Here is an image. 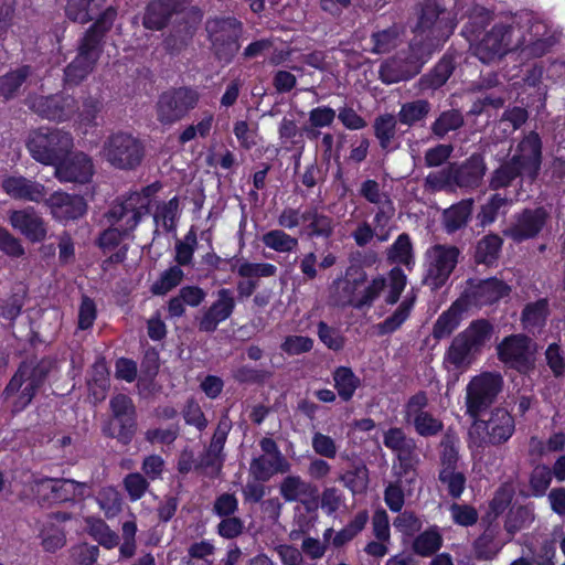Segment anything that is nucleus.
<instances>
[{"label": "nucleus", "mask_w": 565, "mask_h": 565, "mask_svg": "<svg viewBox=\"0 0 565 565\" xmlns=\"http://www.w3.org/2000/svg\"><path fill=\"white\" fill-rule=\"evenodd\" d=\"M193 0H149L141 15L142 26L150 32H161L171 26L162 45L170 55H178L193 41L203 19Z\"/></svg>", "instance_id": "1"}, {"label": "nucleus", "mask_w": 565, "mask_h": 565, "mask_svg": "<svg viewBox=\"0 0 565 565\" xmlns=\"http://www.w3.org/2000/svg\"><path fill=\"white\" fill-rule=\"evenodd\" d=\"M532 10L521 9L502 13L475 47L476 56L484 64L501 60L524 44V29L532 21Z\"/></svg>", "instance_id": "2"}, {"label": "nucleus", "mask_w": 565, "mask_h": 565, "mask_svg": "<svg viewBox=\"0 0 565 565\" xmlns=\"http://www.w3.org/2000/svg\"><path fill=\"white\" fill-rule=\"evenodd\" d=\"M116 18L117 9L108 6L84 32L78 40L76 56L64 68L66 86L79 85L94 71L104 52L106 35L113 29Z\"/></svg>", "instance_id": "3"}, {"label": "nucleus", "mask_w": 565, "mask_h": 565, "mask_svg": "<svg viewBox=\"0 0 565 565\" xmlns=\"http://www.w3.org/2000/svg\"><path fill=\"white\" fill-rule=\"evenodd\" d=\"M55 365L50 356L22 360L4 386L1 396L10 403L12 414L25 411L43 388Z\"/></svg>", "instance_id": "4"}, {"label": "nucleus", "mask_w": 565, "mask_h": 565, "mask_svg": "<svg viewBox=\"0 0 565 565\" xmlns=\"http://www.w3.org/2000/svg\"><path fill=\"white\" fill-rule=\"evenodd\" d=\"M204 29L214 58L223 65L233 63L242 47L244 23L235 15H214L206 19Z\"/></svg>", "instance_id": "5"}, {"label": "nucleus", "mask_w": 565, "mask_h": 565, "mask_svg": "<svg viewBox=\"0 0 565 565\" xmlns=\"http://www.w3.org/2000/svg\"><path fill=\"white\" fill-rule=\"evenodd\" d=\"M103 156L110 167L121 171L136 170L143 161L146 146L130 132L110 134L103 145Z\"/></svg>", "instance_id": "6"}, {"label": "nucleus", "mask_w": 565, "mask_h": 565, "mask_svg": "<svg viewBox=\"0 0 565 565\" xmlns=\"http://www.w3.org/2000/svg\"><path fill=\"white\" fill-rule=\"evenodd\" d=\"M384 446L395 455L392 471L398 480L412 483L417 477L419 457L414 438L408 437L401 427H391L383 435Z\"/></svg>", "instance_id": "7"}, {"label": "nucleus", "mask_w": 565, "mask_h": 565, "mask_svg": "<svg viewBox=\"0 0 565 565\" xmlns=\"http://www.w3.org/2000/svg\"><path fill=\"white\" fill-rule=\"evenodd\" d=\"M73 147L72 135L61 129L44 131L41 128L33 131L26 141V148L35 161L54 168L61 159L72 152Z\"/></svg>", "instance_id": "8"}, {"label": "nucleus", "mask_w": 565, "mask_h": 565, "mask_svg": "<svg viewBox=\"0 0 565 565\" xmlns=\"http://www.w3.org/2000/svg\"><path fill=\"white\" fill-rule=\"evenodd\" d=\"M510 292L511 287L495 276L488 278L470 277L465 281L457 300L469 311L497 305Z\"/></svg>", "instance_id": "9"}, {"label": "nucleus", "mask_w": 565, "mask_h": 565, "mask_svg": "<svg viewBox=\"0 0 565 565\" xmlns=\"http://www.w3.org/2000/svg\"><path fill=\"white\" fill-rule=\"evenodd\" d=\"M199 102L200 93L192 86L169 88L159 95L156 103L157 120L163 126H171L185 118Z\"/></svg>", "instance_id": "10"}, {"label": "nucleus", "mask_w": 565, "mask_h": 565, "mask_svg": "<svg viewBox=\"0 0 565 565\" xmlns=\"http://www.w3.org/2000/svg\"><path fill=\"white\" fill-rule=\"evenodd\" d=\"M502 386V376L497 373L484 372L472 377L466 388V414L478 419L495 402Z\"/></svg>", "instance_id": "11"}, {"label": "nucleus", "mask_w": 565, "mask_h": 565, "mask_svg": "<svg viewBox=\"0 0 565 565\" xmlns=\"http://www.w3.org/2000/svg\"><path fill=\"white\" fill-rule=\"evenodd\" d=\"M493 333L492 323L484 318L470 322V324L451 341L447 350V359L455 366H461L472 352L480 351Z\"/></svg>", "instance_id": "12"}, {"label": "nucleus", "mask_w": 565, "mask_h": 565, "mask_svg": "<svg viewBox=\"0 0 565 565\" xmlns=\"http://www.w3.org/2000/svg\"><path fill=\"white\" fill-rule=\"evenodd\" d=\"M88 484L66 478L42 477L34 480V492L41 507L84 499Z\"/></svg>", "instance_id": "13"}, {"label": "nucleus", "mask_w": 565, "mask_h": 565, "mask_svg": "<svg viewBox=\"0 0 565 565\" xmlns=\"http://www.w3.org/2000/svg\"><path fill=\"white\" fill-rule=\"evenodd\" d=\"M427 269L423 284L436 291L449 280L458 265L460 249L455 245L435 244L427 253Z\"/></svg>", "instance_id": "14"}, {"label": "nucleus", "mask_w": 565, "mask_h": 565, "mask_svg": "<svg viewBox=\"0 0 565 565\" xmlns=\"http://www.w3.org/2000/svg\"><path fill=\"white\" fill-rule=\"evenodd\" d=\"M472 428L484 434L479 435L475 444L479 448L487 446H501L507 444L515 433L514 416L503 407H495L490 412L488 419L480 417L473 420Z\"/></svg>", "instance_id": "15"}, {"label": "nucleus", "mask_w": 565, "mask_h": 565, "mask_svg": "<svg viewBox=\"0 0 565 565\" xmlns=\"http://www.w3.org/2000/svg\"><path fill=\"white\" fill-rule=\"evenodd\" d=\"M531 345L532 339L524 333L507 335L497 345L498 359L509 369L529 375L535 369V355Z\"/></svg>", "instance_id": "16"}, {"label": "nucleus", "mask_w": 565, "mask_h": 565, "mask_svg": "<svg viewBox=\"0 0 565 565\" xmlns=\"http://www.w3.org/2000/svg\"><path fill=\"white\" fill-rule=\"evenodd\" d=\"M509 159L524 173L525 180L530 183L536 181L543 163V141L540 134L535 130L525 134Z\"/></svg>", "instance_id": "17"}, {"label": "nucleus", "mask_w": 565, "mask_h": 565, "mask_svg": "<svg viewBox=\"0 0 565 565\" xmlns=\"http://www.w3.org/2000/svg\"><path fill=\"white\" fill-rule=\"evenodd\" d=\"M445 8L438 0H424L414 32L426 40H446L452 33L454 25L444 15Z\"/></svg>", "instance_id": "18"}, {"label": "nucleus", "mask_w": 565, "mask_h": 565, "mask_svg": "<svg viewBox=\"0 0 565 565\" xmlns=\"http://www.w3.org/2000/svg\"><path fill=\"white\" fill-rule=\"evenodd\" d=\"M548 218L550 213L544 206L525 207L514 215V222L503 234L518 244L533 239L544 230Z\"/></svg>", "instance_id": "19"}, {"label": "nucleus", "mask_w": 565, "mask_h": 565, "mask_svg": "<svg viewBox=\"0 0 565 565\" xmlns=\"http://www.w3.org/2000/svg\"><path fill=\"white\" fill-rule=\"evenodd\" d=\"M532 21L524 29V44L519 49L526 58H540L552 51L557 39L551 28L532 10Z\"/></svg>", "instance_id": "20"}, {"label": "nucleus", "mask_w": 565, "mask_h": 565, "mask_svg": "<svg viewBox=\"0 0 565 565\" xmlns=\"http://www.w3.org/2000/svg\"><path fill=\"white\" fill-rule=\"evenodd\" d=\"M94 173L93 159L82 151L67 154L54 168V175L60 182L86 184Z\"/></svg>", "instance_id": "21"}, {"label": "nucleus", "mask_w": 565, "mask_h": 565, "mask_svg": "<svg viewBox=\"0 0 565 565\" xmlns=\"http://www.w3.org/2000/svg\"><path fill=\"white\" fill-rule=\"evenodd\" d=\"M236 301L233 290L221 288L216 291V299L203 312L198 321V328L201 332L213 333L217 327L226 321L234 312Z\"/></svg>", "instance_id": "22"}, {"label": "nucleus", "mask_w": 565, "mask_h": 565, "mask_svg": "<svg viewBox=\"0 0 565 565\" xmlns=\"http://www.w3.org/2000/svg\"><path fill=\"white\" fill-rule=\"evenodd\" d=\"M8 220L13 230L33 244L42 243L47 236L44 218L32 206L10 211Z\"/></svg>", "instance_id": "23"}, {"label": "nucleus", "mask_w": 565, "mask_h": 565, "mask_svg": "<svg viewBox=\"0 0 565 565\" xmlns=\"http://www.w3.org/2000/svg\"><path fill=\"white\" fill-rule=\"evenodd\" d=\"M54 220L61 223L76 221L87 213V202L82 195L55 191L46 200Z\"/></svg>", "instance_id": "24"}, {"label": "nucleus", "mask_w": 565, "mask_h": 565, "mask_svg": "<svg viewBox=\"0 0 565 565\" xmlns=\"http://www.w3.org/2000/svg\"><path fill=\"white\" fill-rule=\"evenodd\" d=\"M33 107L42 118L58 122L70 120L78 110L77 100L65 94L41 96Z\"/></svg>", "instance_id": "25"}, {"label": "nucleus", "mask_w": 565, "mask_h": 565, "mask_svg": "<svg viewBox=\"0 0 565 565\" xmlns=\"http://www.w3.org/2000/svg\"><path fill=\"white\" fill-rule=\"evenodd\" d=\"M452 183L466 190L478 189L487 172L484 158L480 153H472L461 163H451Z\"/></svg>", "instance_id": "26"}, {"label": "nucleus", "mask_w": 565, "mask_h": 565, "mask_svg": "<svg viewBox=\"0 0 565 565\" xmlns=\"http://www.w3.org/2000/svg\"><path fill=\"white\" fill-rule=\"evenodd\" d=\"M335 220L322 212L318 206L310 205L303 210L301 233L310 239L330 241L335 231Z\"/></svg>", "instance_id": "27"}, {"label": "nucleus", "mask_w": 565, "mask_h": 565, "mask_svg": "<svg viewBox=\"0 0 565 565\" xmlns=\"http://www.w3.org/2000/svg\"><path fill=\"white\" fill-rule=\"evenodd\" d=\"M73 514L66 511L52 512L47 514L46 521L40 532L44 551L54 553L66 543L65 529L62 523L72 520Z\"/></svg>", "instance_id": "28"}, {"label": "nucleus", "mask_w": 565, "mask_h": 565, "mask_svg": "<svg viewBox=\"0 0 565 565\" xmlns=\"http://www.w3.org/2000/svg\"><path fill=\"white\" fill-rule=\"evenodd\" d=\"M2 190L14 200H23L31 202H41L45 194V186L34 180L26 179L22 175H10L3 179Z\"/></svg>", "instance_id": "29"}, {"label": "nucleus", "mask_w": 565, "mask_h": 565, "mask_svg": "<svg viewBox=\"0 0 565 565\" xmlns=\"http://www.w3.org/2000/svg\"><path fill=\"white\" fill-rule=\"evenodd\" d=\"M456 70L455 56L445 53L439 61L419 77L418 88L422 92H435L441 88Z\"/></svg>", "instance_id": "30"}, {"label": "nucleus", "mask_w": 565, "mask_h": 565, "mask_svg": "<svg viewBox=\"0 0 565 565\" xmlns=\"http://www.w3.org/2000/svg\"><path fill=\"white\" fill-rule=\"evenodd\" d=\"M420 66L415 62H407L399 57H393L383 62L379 70V78L384 84L405 82L416 76Z\"/></svg>", "instance_id": "31"}, {"label": "nucleus", "mask_w": 565, "mask_h": 565, "mask_svg": "<svg viewBox=\"0 0 565 565\" xmlns=\"http://www.w3.org/2000/svg\"><path fill=\"white\" fill-rule=\"evenodd\" d=\"M551 315L550 302L547 298H539L535 301L527 302L520 317L521 326L529 333H540L546 326Z\"/></svg>", "instance_id": "32"}, {"label": "nucleus", "mask_w": 565, "mask_h": 565, "mask_svg": "<svg viewBox=\"0 0 565 565\" xmlns=\"http://www.w3.org/2000/svg\"><path fill=\"white\" fill-rule=\"evenodd\" d=\"M107 0H67L65 15L68 20L85 24L97 18L108 8Z\"/></svg>", "instance_id": "33"}, {"label": "nucleus", "mask_w": 565, "mask_h": 565, "mask_svg": "<svg viewBox=\"0 0 565 565\" xmlns=\"http://www.w3.org/2000/svg\"><path fill=\"white\" fill-rule=\"evenodd\" d=\"M492 20V10L481 4H473L467 10V22L463 24L461 33L468 40L475 41L486 31Z\"/></svg>", "instance_id": "34"}, {"label": "nucleus", "mask_w": 565, "mask_h": 565, "mask_svg": "<svg viewBox=\"0 0 565 565\" xmlns=\"http://www.w3.org/2000/svg\"><path fill=\"white\" fill-rule=\"evenodd\" d=\"M473 199H462L443 213L444 227L447 233H455L468 225L473 211Z\"/></svg>", "instance_id": "35"}, {"label": "nucleus", "mask_w": 565, "mask_h": 565, "mask_svg": "<svg viewBox=\"0 0 565 565\" xmlns=\"http://www.w3.org/2000/svg\"><path fill=\"white\" fill-rule=\"evenodd\" d=\"M137 415L111 417L103 426V434L106 437L115 438L122 446H128L137 433Z\"/></svg>", "instance_id": "36"}, {"label": "nucleus", "mask_w": 565, "mask_h": 565, "mask_svg": "<svg viewBox=\"0 0 565 565\" xmlns=\"http://www.w3.org/2000/svg\"><path fill=\"white\" fill-rule=\"evenodd\" d=\"M499 530L489 524L484 531L473 541L472 552L477 561H492L502 548L498 541Z\"/></svg>", "instance_id": "37"}, {"label": "nucleus", "mask_w": 565, "mask_h": 565, "mask_svg": "<svg viewBox=\"0 0 565 565\" xmlns=\"http://www.w3.org/2000/svg\"><path fill=\"white\" fill-rule=\"evenodd\" d=\"M465 312H467V310L456 299L435 321L431 332L433 338L435 340H441L450 337L460 324L462 313Z\"/></svg>", "instance_id": "38"}, {"label": "nucleus", "mask_w": 565, "mask_h": 565, "mask_svg": "<svg viewBox=\"0 0 565 565\" xmlns=\"http://www.w3.org/2000/svg\"><path fill=\"white\" fill-rule=\"evenodd\" d=\"M397 122V118L388 113L374 118L373 132L383 151L390 152L395 149L392 143L396 137Z\"/></svg>", "instance_id": "39"}, {"label": "nucleus", "mask_w": 565, "mask_h": 565, "mask_svg": "<svg viewBox=\"0 0 565 565\" xmlns=\"http://www.w3.org/2000/svg\"><path fill=\"white\" fill-rule=\"evenodd\" d=\"M278 135L282 148L286 151H298V154L296 156V166H298L299 159L305 149V140L302 139L301 130H299L296 120L284 117L279 122Z\"/></svg>", "instance_id": "40"}, {"label": "nucleus", "mask_w": 565, "mask_h": 565, "mask_svg": "<svg viewBox=\"0 0 565 565\" xmlns=\"http://www.w3.org/2000/svg\"><path fill=\"white\" fill-rule=\"evenodd\" d=\"M503 239L495 233H490L484 235L480 241H478L473 259L478 265H493L500 255L502 249Z\"/></svg>", "instance_id": "41"}, {"label": "nucleus", "mask_w": 565, "mask_h": 565, "mask_svg": "<svg viewBox=\"0 0 565 565\" xmlns=\"http://www.w3.org/2000/svg\"><path fill=\"white\" fill-rule=\"evenodd\" d=\"M516 179L525 180L524 173L508 158L489 177V189L498 191L510 188Z\"/></svg>", "instance_id": "42"}, {"label": "nucleus", "mask_w": 565, "mask_h": 565, "mask_svg": "<svg viewBox=\"0 0 565 565\" xmlns=\"http://www.w3.org/2000/svg\"><path fill=\"white\" fill-rule=\"evenodd\" d=\"M444 539L438 526H429L419 533L412 543V551L415 555L430 557L443 546Z\"/></svg>", "instance_id": "43"}, {"label": "nucleus", "mask_w": 565, "mask_h": 565, "mask_svg": "<svg viewBox=\"0 0 565 565\" xmlns=\"http://www.w3.org/2000/svg\"><path fill=\"white\" fill-rule=\"evenodd\" d=\"M31 74L29 65H22L0 76V97L4 102L14 98Z\"/></svg>", "instance_id": "44"}, {"label": "nucleus", "mask_w": 565, "mask_h": 565, "mask_svg": "<svg viewBox=\"0 0 565 565\" xmlns=\"http://www.w3.org/2000/svg\"><path fill=\"white\" fill-rule=\"evenodd\" d=\"M334 388L340 398L349 402L354 396L355 391L361 385V380L349 366H338L333 371Z\"/></svg>", "instance_id": "45"}, {"label": "nucleus", "mask_w": 565, "mask_h": 565, "mask_svg": "<svg viewBox=\"0 0 565 565\" xmlns=\"http://www.w3.org/2000/svg\"><path fill=\"white\" fill-rule=\"evenodd\" d=\"M339 480L353 495L363 494L370 482L369 469L363 462L353 465L352 468L340 475Z\"/></svg>", "instance_id": "46"}, {"label": "nucleus", "mask_w": 565, "mask_h": 565, "mask_svg": "<svg viewBox=\"0 0 565 565\" xmlns=\"http://www.w3.org/2000/svg\"><path fill=\"white\" fill-rule=\"evenodd\" d=\"M89 392L96 398H104L110 386L109 370L105 358H98L92 365L90 379L87 380Z\"/></svg>", "instance_id": "47"}, {"label": "nucleus", "mask_w": 565, "mask_h": 565, "mask_svg": "<svg viewBox=\"0 0 565 565\" xmlns=\"http://www.w3.org/2000/svg\"><path fill=\"white\" fill-rule=\"evenodd\" d=\"M413 306L414 300H403L391 316H388L382 322L375 326L376 334L379 337H384L397 331L403 326V323L408 319Z\"/></svg>", "instance_id": "48"}, {"label": "nucleus", "mask_w": 565, "mask_h": 565, "mask_svg": "<svg viewBox=\"0 0 565 565\" xmlns=\"http://www.w3.org/2000/svg\"><path fill=\"white\" fill-rule=\"evenodd\" d=\"M430 103L427 99H416L404 103L396 116L398 122L412 127L427 117L430 111Z\"/></svg>", "instance_id": "49"}, {"label": "nucleus", "mask_w": 565, "mask_h": 565, "mask_svg": "<svg viewBox=\"0 0 565 565\" xmlns=\"http://www.w3.org/2000/svg\"><path fill=\"white\" fill-rule=\"evenodd\" d=\"M465 124L463 116L458 109L441 111L430 126L431 134L441 139L448 132L458 130Z\"/></svg>", "instance_id": "50"}, {"label": "nucleus", "mask_w": 565, "mask_h": 565, "mask_svg": "<svg viewBox=\"0 0 565 565\" xmlns=\"http://www.w3.org/2000/svg\"><path fill=\"white\" fill-rule=\"evenodd\" d=\"M264 245L278 253L295 252L299 245L297 237L282 230H270L262 237Z\"/></svg>", "instance_id": "51"}, {"label": "nucleus", "mask_w": 565, "mask_h": 565, "mask_svg": "<svg viewBox=\"0 0 565 565\" xmlns=\"http://www.w3.org/2000/svg\"><path fill=\"white\" fill-rule=\"evenodd\" d=\"M96 501L107 519H113L121 512L122 498L114 487L102 488L96 495Z\"/></svg>", "instance_id": "52"}, {"label": "nucleus", "mask_w": 565, "mask_h": 565, "mask_svg": "<svg viewBox=\"0 0 565 565\" xmlns=\"http://www.w3.org/2000/svg\"><path fill=\"white\" fill-rule=\"evenodd\" d=\"M388 258L394 263L406 266L408 269L414 265L413 244L407 233L397 236L388 250Z\"/></svg>", "instance_id": "53"}, {"label": "nucleus", "mask_w": 565, "mask_h": 565, "mask_svg": "<svg viewBox=\"0 0 565 565\" xmlns=\"http://www.w3.org/2000/svg\"><path fill=\"white\" fill-rule=\"evenodd\" d=\"M401 31L397 25L388 26L384 30L372 33V52L376 54L388 53L394 50L399 41Z\"/></svg>", "instance_id": "54"}, {"label": "nucleus", "mask_w": 565, "mask_h": 565, "mask_svg": "<svg viewBox=\"0 0 565 565\" xmlns=\"http://www.w3.org/2000/svg\"><path fill=\"white\" fill-rule=\"evenodd\" d=\"M515 495V490L512 483L503 482L494 491L492 499L489 502V514L493 519L502 515L511 505Z\"/></svg>", "instance_id": "55"}, {"label": "nucleus", "mask_w": 565, "mask_h": 565, "mask_svg": "<svg viewBox=\"0 0 565 565\" xmlns=\"http://www.w3.org/2000/svg\"><path fill=\"white\" fill-rule=\"evenodd\" d=\"M273 377V372L267 369H257L252 365H241L233 372V379L242 385H264Z\"/></svg>", "instance_id": "56"}, {"label": "nucleus", "mask_w": 565, "mask_h": 565, "mask_svg": "<svg viewBox=\"0 0 565 565\" xmlns=\"http://www.w3.org/2000/svg\"><path fill=\"white\" fill-rule=\"evenodd\" d=\"M438 481L446 487L449 497L459 499L466 490L467 477L457 469H439Z\"/></svg>", "instance_id": "57"}, {"label": "nucleus", "mask_w": 565, "mask_h": 565, "mask_svg": "<svg viewBox=\"0 0 565 565\" xmlns=\"http://www.w3.org/2000/svg\"><path fill=\"white\" fill-rule=\"evenodd\" d=\"M310 483L303 481L300 476H287L279 486V492L286 502H296L301 495L309 494Z\"/></svg>", "instance_id": "58"}, {"label": "nucleus", "mask_w": 565, "mask_h": 565, "mask_svg": "<svg viewBox=\"0 0 565 565\" xmlns=\"http://www.w3.org/2000/svg\"><path fill=\"white\" fill-rule=\"evenodd\" d=\"M183 270L174 265L161 273L160 277L152 284L151 292L157 296L168 294L183 280Z\"/></svg>", "instance_id": "59"}, {"label": "nucleus", "mask_w": 565, "mask_h": 565, "mask_svg": "<svg viewBox=\"0 0 565 565\" xmlns=\"http://www.w3.org/2000/svg\"><path fill=\"white\" fill-rule=\"evenodd\" d=\"M533 519V512L529 507L518 505L509 511L504 520V529L509 534L514 535L529 526Z\"/></svg>", "instance_id": "60"}, {"label": "nucleus", "mask_w": 565, "mask_h": 565, "mask_svg": "<svg viewBox=\"0 0 565 565\" xmlns=\"http://www.w3.org/2000/svg\"><path fill=\"white\" fill-rule=\"evenodd\" d=\"M249 472L256 481L267 482L276 473H280L277 460L265 455L252 459Z\"/></svg>", "instance_id": "61"}, {"label": "nucleus", "mask_w": 565, "mask_h": 565, "mask_svg": "<svg viewBox=\"0 0 565 565\" xmlns=\"http://www.w3.org/2000/svg\"><path fill=\"white\" fill-rule=\"evenodd\" d=\"M140 203V193H137V191L129 193L124 200L116 201L110 206L108 212L106 213V217L110 225L115 226L119 224L121 221H124L127 216V213L136 205Z\"/></svg>", "instance_id": "62"}, {"label": "nucleus", "mask_w": 565, "mask_h": 565, "mask_svg": "<svg viewBox=\"0 0 565 565\" xmlns=\"http://www.w3.org/2000/svg\"><path fill=\"white\" fill-rule=\"evenodd\" d=\"M552 471L546 465L536 466L529 478L530 495L542 498L545 495L552 482Z\"/></svg>", "instance_id": "63"}, {"label": "nucleus", "mask_w": 565, "mask_h": 565, "mask_svg": "<svg viewBox=\"0 0 565 565\" xmlns=\"http://www.w3.org/2000/svg\"><path fill=\"white\" fill-rule=\"evenodd\" d=\"M411 423L416 434L425 438L437 436L444 429L443 420L435 417L430 412L419 414Z\"/></svg>", "instance_id": "64"}]
</instances>
